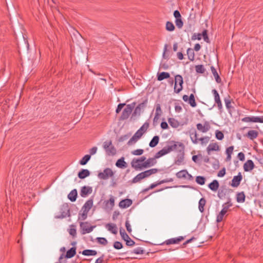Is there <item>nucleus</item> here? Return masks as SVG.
<instances>
[{
	"label": "nucleus",
	"instance_id": "obj_62",
	"mask_svg": "<svg viewBox=\"0 0 263 263\" xmlns=\"http://www.w3.org/2000/svg\"><path fill=\"white\" fill-rule=\"evenodd\" d=\"M126 105L125 103H120L118 105L117 108L116 110V112L117 114H119L121 110H122V108Z\"/></svg>",
	"mask_w": 263,
	"mask_h": 263
},
{
	"label": "nucleus",
	"instance_id": "obj_10",
	"mask_svg": "<svg viewBox=\"0 0 263 263\" xmlns=\"http://www.w3.org/2000/svg\"><path fill=\"white\" fill-rule=\"evenodd\" d=\"M184 238H185V237H183V236H179V237H176V238H170L167 240H166L165 241L160 243L159 245H163L165 244L167 245H172V244H178L180 241L183 240L184 239Z\"/></svg>",
	"mask_w": 263,
	"mask_h": 263
},
{
	"label": "nucleus",
	"instance_id": "obj_6",
	"mask_svg": "<svg viewBox=\"0 0 263 263\" xmlns=\"http://www.w3.org/2000/svg\"><path fill=\"white\" fill-rule=\"evenodd\" d=\"M232 206V203L229 201L222 205V209L217 216L216 221L220 222L222 221L224 215L227 213L230 207Z\"/></svg>",
	"mask_w": 263,
	"mask_h": 263
},
{
	"label": "nucleus",
	"instance_id": "obj_12",
	"mask_svg": "<svg viewBox=\"0 0 263 263\" xmlns=\"http://www.w3.org/2000/svg\"><path fill=\"white\" fill-rule=\"evenodd\" d=\"M242 179V176L241 173H239L237 176L233 177L231 185L234 187H238Z\"/></svg>",
	"mask_w": 263,
	"mask_h": 263
},
{
	"label": "nucleus",
	"instance_id": "obj_42",
	"mask_svg": "<svg viewBox=\"0 0 263 263\" xmlns=\"http://www.w3.org/2000/svg\"><path fill=\"white\" fill-rule=\"evenodd\" d=\"M187 172L186 170H182L176 173V177L179 179H185Z\"/></svg>",
	"mask_w": 263,
	"mask_h": 263
},
{
	"label": "nucleus",
	"instance_id": "obj_1",
	"mask_svg": "<svg viewBox=\"0 0 263 263\" xmlns=\"http://www.w3.org/2000/svg\"><path fill=\"white\" fill-rule=\"evenodd\" d=\"M190 136L192 142L195 144H198L199 141L201 142L202 145L206 144L209 142L210 140V137L208 136H205L198 138L197 137V132L195 129L190 132Z\"/></svg>",
	"mask_w": 263,
	"mask_h": 263
},
{
	"label": "nucleus",
	"instance_id": "obj_11",
	"mask_svg": "<svg viewBox=\"0 0 263 263\" xmlns=\"http://www.w3.org/2000/svg\"><path fill=\"white\" fill-rule=\"evenodd\" d=\"M182 99L185 102H188L189 104L193 107H195L197 105L194 95L193 93L191 94L189 97L186 95H183Z\"/></svg>",
	"mask_w": 263,
	"mask_h": 263
},
{
	"label": "nucleus",
	"instance_id": "obj_3",
	"mask_svg": "<svg viewBox=\"0 0 263 263\" xmlns=\"http://www.w3.org/2000/svg\"><path fill=\"white\" fill-rule=\"evenodd\" d=\"M136 102H133L131 104H127L126 105V107L123 109L121 116L120 117L121 120H124L128 118V117L132 114L136 105Z\"/></svg>",
	"mask_w": 263,
	"mask_h": 263
},
{
	"label": "nucleus",
	"instance_id": "obj_49",
	"mask_svg": "<svg viewBox=\"0 0 263 263\" xmlns=\"http://www.w3.org/2000/svg\"><path fill=\"white\" fill-rule=\"evenodd\" d=\"M120 235H121V236L122 237V238L125 241V240L127 239H129V236L127 235V234L126 233V232L124 230H123V229H120Z\"/></svg>",
	"mask_w": 263,
	"mask_h": 263
},
{
	"label": "nucleus",
	"instance_id": "obj_16",
	"mask_svg": "<svg viewBox=\"0 0 263 263\" xmlns=\"http://www.w3.org/2000/svg\"><path fill=\"white\" fill-rule=\"evenodd\" d=\"M254 167V162L252 160H248L243 164V170L245 172H250Z\"/></svg>",
	"mask_w": 263,
	"mask_h": 263
},
{
	"label": "nucleus",
	"instance_id": "obj_52",
	"mask_svg": "<svg viewBox=\"0 0 263 263\" xmlns=\"http://www.w3.org/2000/svg\"><path fill=\"white\" fill-rule=\"evenodd\" d=\"M149 125V124L148 122H145L143 125L139 129V130L143 132V134H144L148 129Z\"/></svg>",
	"mask_w": 263,
	"mask_h": 263
},
{
	"label": "nucleus",
	"instance_id": "obj_44",
	"mask_svg": "<svg viewBox=\"0 0 263 263\" xmlns=\"http://www.w3.org/2000/svg\"><path fill=\"white\" fill-rule=\"evenodd\" d=\"M166 29L168 31H173L175 30V26L171 22L167 21L166 23Z\"/></svg>",
	"mask_w": 263,
	"mask_h": 263
},
{
	"label": "nucleus",
	"instance_id": "obj_59",
	"mask_svg": "<svg viewBox=\"0 0 263 263\" xmlns=\"http://www.w3.org/2000/svg\"><path fill=\"white\" fill-rule=\"evenodd\" d=\"M201 39V33H194L193 35L192 36V40H200Z\"/></svg>",
	"mask_w": 263,
	"mask_h": 263
},
{
	"label": "nucleus",
	"instance_id": "obj_63",
	"mask_svg": "<svg viewBox=\"0 0 263 263\" xmlns=\"http://www.w3.org/2000/svg\"><path fill=\"white\" fill-rule=\"evenodd\" d=\"M147 103V100L146 99L143 102L140 103L137 106V107H139L140 108V109L142 110L145 107Z\"/></svg>",
	"mask_w": 263,
	"mask_h": 263
},
{
	"label": "nucleus",
	"instance_id": "obj_58",
	"mask_svg": "<svg viewBox=\"0 0 263 263\" xmlns=\"http://www.w3.org/2000/svg\"><path fill=\"white\" fill-rule=\"evenodd\" d=\"M142 110L139 107H136L132 114V117L136 116H140Z\"/></svg>",
	"mask_w": 263,
	"mask_h": 263
},
{
	"label": "nucleus",
	"instance_id": "obj_61",
	"mask_svg": "<svg viewBox=\"0 0 263 263\" xmlns=\"http://www.w3.org/2000/svg\"><path fill=\"white\" fill-rule=\"evenodd\" d=\"M126 241V245L128 246H133L135 244V242L132 240L130 237L129 239H127L125 240Z\"/></svg>",
	"mask_w": 263,
	"mask_h": 263
},
{
	"label": "nucleus",
	"instance_id": "obj_21",
	"mask_svg": "<svg viewBox=\"0 0 263 263\" xmlns=\"http://www.w3.org/2000/svg\"><path fill=\"white\" fill-rule=\"evenodd\" d=\"M106 209L111 210L115 205V199L114 196H111L109 199L104 201Z\"/></svg>",
	"mask_w": 263,
	"mask_h": 263
},
{
	"label": "nucleus",
	"instance_id": "obj_14",
	"mask_svg": "<svg viewBox=\"0 0 263 263\" xmlns=\"http://www.w3.org/2000/svg\"><path fill=\"white\" fill-rule=\"evenodd\" d=\"M156 159L157 158H155V155L154 158H149L147 159L142 163L143 168H147L154 165L157 163Z\"/></svg>",
	"mask_w": 263,
	"mask_h": 263
},
{
	"label": "nucleus",
	"instance_id": "obj_43",
	"mask_svg": "<svg viewBox=\"0 0 263 263\" xmlns=\"http://www.w3.org/2000/svg\"><path fill=\"white\" fill-rule=\"evenodd\" d=\"M90 159V155H86L82 158V159L80 161L79 163L81 165H84L87 164V163L88 162Z\"/></svg>",
	"mask_w": 263,
	"mask_h": 263
},
{
	"label": "nucleus",
	"instance_id": "obj_28",
	"mask_svg": "<svg viewBox=\"0 0 263 263\" xmlns=\"http://www.w3.org/2000/svg\"><path fill=\"white\" fill-rule=\"evenodd\" d=\"M258 136V133L255 130H249L246 135V136L250 140H254Z\"/></svg>",
	"mask_w": 263,
	"mask_h": 263
},
{
	"label": "nucleus",
	"instance_id": "obj_32",
	"mask_svg": "<svg viewBox=\"0 0 263 263\" xmlns=\"http://www.w3.org/2000/svg\"><path fill=\"white\" fill-rule=\"evenodd\" d=\"M76 254V248L72 247L69 250H68L65 256L66 258H71L73 257Z\"/></svg>",
	"mask_w": 263,
	"mask_h": 263
},
{
	"label": "nucleus",
	"instance_id": "obj_2",
	"mask_svg": "<svg viewBox=\"0 0 263 263\" xmlns=\"http://www.w3.org/2000/svg\"><path fill=\"white\" fill-rule=\"evenodd\" d=\"M177 144L175 142L172 141L171 142V144L168 145L166 146H164L162 149L158 152L155 154V158H159L167 154L170 153L171 152L175 150L177 148Z\"/></svg>",
	"mask_w": 263,
	"mask_h": 263
},
{
	"label": "nucleus",
	"instance_id": "obj_33",
	"mask_svg": "<svg viewBox=\"0 0 263 263\" xmlns=\"http://www.w3.org/2000/svg\"><path fill=\"white\" fill-rule=\"evenodd\" d=\"M246 196L243 192L237 193L236 194V201L238 203H243L245 201Z\"/></svg>",
	"mask_w": 263,
	"mask_h": 263
},
{
	"label": "nucleus",
	"instance_id": "obj_20",
	"mask_svg": "<svg viewBox=\"0 0 263 263\" xmlns=\"http://www.w3.org/2000/svg\"><path fill=\"white\" fill-rule=\"evenodd\" d=\"M105 228L107 230L114 234H117L118 233V228L117 226L112 223H109L106 224Z\"/></svg>",
	"mask_w": 263,
	"mask_h": 263
},
{
	"label": "nucleus",
	"instance_id": "obj_5",
	"mask_svg": "<svg viewBox=\"0 0 263 263\" xmlns=\"http://www.w3.org/2000/svg\"><path fill=\"white\" fill-rule=\"evenodd\" d=\"M183 79L180 74L175 76V85L174 91L176 93H179L183 89Z\"/></svg>",
	"mask_w": 263,
	"mask_h": 263
},
{
	"label": "nucleus",
	"instance_id": "obj_17",
	"mask_svg": "<svg viewBox=\"0 0 263 263\" xmlns=\"http://www.w3.org/2000/svg\"><path fill=\"white\" fill-rule=\"evenodd\" d=\"M92 188L90 186H84L82 187L80 191V195L82 197H85L92 192Z\"/></svg>",
	"mask_w": 263,
	"mask_h": 263
},
{
	"label": "nucleus",
	"instance_id": "obj_27",
	"mask_svg": "<svg viewBox=\"0 0 263 263\" xmlns=\"http://www.w3.org/2000/svg\"><path fill=\"white\" fill-rule=\"evenodd\" d=\"M243 122H258V116L245 117L241 119Z\"/></svg>",
	"mask_w": 263,
	"mask_h": 263
},
{
	"label": "nucleus",
	"instance_id": "obj_41",
	"mask_svg": "<svg viewBox=\"0 0 263 263\" xmlns=\"http://www.w3.org/2000/svg\"><path fill=\"white\" fill-rule=\"evenodd\" d=\"M206 203V200L204 198H202L199 201L198 208L200 212L202 213L204 211V206Z\"/></svg>",
	"mask_w": 263,
	"mask_h": 263
},
{
	"label": "nucleus",
	"instance_id": "obj_26",
	"mask_svg": "<svg viewBox=\"0 0 263 263\" xmlns=\"http://www.w3.org/2000/svg\"><path fill=\"white\" fill-rule=\"evenodd\" d=\"M90 172L87 169H82L78 173V177L81 179L89 176Z\"/></svg>",
	"mask_w": 263,
	"mask_h": 263
},
{
	"label": "nucleus",
	"instance_id": "obj_37",
	"mask_svg": "<svg viewBox=\"0 0 263 263\" xmlns=\"http://www.w3.org/2000/svg\"><path fill=\"white\" fill-rule=\"evenodd\" d=\"M159 137L158 136H154L149 143V146L151 147H155L159 143Z\"/></svg>",
	"mask_w": 263,
	"mask_h": 263
},
{
	"label": "nucleus",
	"instance_id": "obj_64",
	"mask_svg": "<svg viewBox=\"0 0 263 263\" xmlns=\"http://www.w3.org/2000/svg\"><path fill=\"white\" fill-rule=\"evenodd\" d=\"M226 174V168L224 167L220 170L218 173L217 176L219 177H223Z\"/></svg>",
	"mask_w": 263,
	"mask_h": 263
},
{
	"label": "nucleus",
	"instance_id": "obj_19",
	"mask_svg": "<svg viewBox=\"0 0 263 263\" xmlns=\"http://www.w3.org/2000/svg\"><path fill=\"white\" fill-rule=\"evenodd\" d=\"M132 204V200L130 199H125L122 200L119 204L121 208L125 209L129 207Z\"/></svg>",
	"mask_w": 263,
	"mask_h": 263
},
{
	"label": "nucleus",
	"instance_id": "obj_50",
	"mask_svg": "<svg viewBox=\"0 0 263 263\" xmlns=\"http://www.w3.org/2000/svg\"><path fill=\"white\" fill-rule=\"evenodd\" d=\"M216 138L219 140H221L224 138V135L223 133L219 130H216L215 132Z\"/></svg>",
	"mask_w": 263,
	"mask_h": 263
},
{
	"label": "nucleus",
	"instance_id": "obj_46",
	"mask_svg": "<svg viewBox=\"0 0 263 263\" xmlns=\"http://www.w3.org/2000/svg\"><path fill=\"white\" fill-rule=\"evenodd\" d=\"M205 181V178L203 176H198L196 178V182L200 185L204 184Z\"/></svg>",
	"mask_w": 263,
	"mask_h": 263
},
{
	"label": "nucleus",
	"instance_id": "obj_38",
	"mask_svg": "<svg viewBox=\"0 0 263 263\" xmlns=\"http://www.w3.org/2000/svg\"><path fill=\"white\" fill-rule=\"evenodd\" d=\"M187 55L188 57V59L191 61H193L195 59V53L194 50L191 48H189L187 49Z\"/></svg>",
	"mask_w": 263,
	"mask_h": 263
},
{
	"label": "nucleus",
	"instance_id": "obj_48",
	"mask_svg": "<svg viewBox=\"0 0 263 263\" xmlns=\"http://www.w3.org/2000/svg\"><path fill=\"white\" fill-rule=\"evenodd\" d=\"M69 233L73 238L76 237L77 235V230L74 226L71 225L70 226V229L69 230Z\"/></svg>",
	"mask_w": 263,
	"mask_h": 263
},
{
	"label": "nucleus",
	"instance_id": "obj_15",
	"mask_svg": "<svg viewBox=\"0 0 263 263\" xmlns=\"http://www.w3.org/2000/svg\"><path fill=\"white\" fill-rule=\"evenodd\" d=\"M131 165L136 170H141L143 169L142 163L140 162L139 159H133L131 162Z\"/></svg>",
	"mask_w": 263,
	"mask_h": 263
},
{
	"label": "nucleus",
	"instance_id": "obj_36",
	"mask_svg": "<svg viewBox=\"0 0 263 263\" xmlns=\"http://www.w3.org/2000/svg\"><path fill=\"white\" fill-rule=\"evenodd\" d=\"M211 71L215 77V80L217 83H220L221 81L220 77L218 75V72H217L216 69L214 67V66H212L211 67Z\"/></svg>",
	"mask_w": 263,
	"mask_h": 263
},
{
	"label": "nucleus",
	"instance_id": "obj_53",
	"mask_svg": "<svg viewBox=\"0 0 263 263\" xmlns=\"http://www.w3.org/2000/svg\"><path fill=\"white\" fill-rule=\"evenodd\" d=\"M130 253H134L136 254H142L144 253V250L142 249V248L139 247L134 249L133 251H131Z\"/></svg>",
	"mask_w": 263,
	"mask_h": 263
},
{
	"label": "nucleus",
	"instance_id": "obj_24",
	"mask_svg": "<svg viewBox=\"0 0 263 263\" xmlns=\"http://www.w3.org/2000/svg\"><path fill=\"white\" fill-rule=\"evenodd\" d=\"M208 187L214 192H216L219 187V183L217 180H214L209 185Z\"/></svg>",
	"mask_w": 263,
	"mask_h": 263
},
{
	"label": "nucleus",
	"instance_id": "obj_47",
	"mask_svg": "<svg viewBox=\"0 0 263 263\" xmlns=\"http://www.w3.org/2000/svg\"><path fill=\"white\" fill-rule=\"evenodd\" d=\"M97 241L100 245L106 246L108 243L107 240L104 237H97Z\"/></svg>",
	"mask_w": 263,
	"mask_h": 263
},
{
	"label": "nucleus",
	"instance_id": "obj_39",
	"mask_svg": "<svg viewBox=\"0 0 263 263\" xmlns=\"http://www.w3.org/2000/svg\"><path fill=\"white\" fill-rule=\"evenodd\" d=\"M144 177L142 174V173H140L138 174L137 176H136L132 180V182L133 183H136L140 182L143 179H144Z\"/></svg>",
	"mask_w": 263,
	"mask_h": 263
},
{
	"label": "nucleus",
	"instance_id": "obj_35",
	"mask_svg": "<svg viewBox=\"0 0 263 263\" xmlns=\"http://www.w3.org/2000/svg\"><path fill=\"white\" fill-rule=\"evenodd\" d=\"M82 254L85 256H95L97 252L94 250L86 249L82 252Z\"/></svg>",
	"mask_w": 263,
	"mask_h": 263
},
{
	"label": "nucleus",
	"instance_id": "obj_25",
	"mask_svg": "<svg viewBox=\"0 0 263 263\" xmlns=\"http://www.w3.org/2000/svg\"><path fill=\"white\" fill-rule=\"evenodd\" d=\"M116 165L119 168H126L127 166V163L124 161V158L121 157L118 159L116 163Z\"/></svg>",
	"mask_w": 263,
	"mask_h": 263
},
{
	"label": "nucleus",
	"instance_id": "obj_57",
	"mask_svg": "<svg viewBox=\"0 0 263 263\" xmlns=\"http://www.w3.org/2000/svg\"><path fill=\"white\" fill-rule=\"evenodd\" d=\"M114 248L117 250L121 249L123 248V245L120 241H116L114 243Z\"/></svg>",
	"mask_w": 263,
	"mask_h": 263
},
{
	"label": "nucleus",
	"instance_id": "obj_8",
	"mask_svg": "<svg viewBox=\"0 0 263 263\" xmlns=\"http://www.w3.org/2000/svg\"><path fill=\"white\" fill-rule=\"evenodd\" d=\"M114 173L110 168H106L104 170L103 172H100L98 174V177L100 179L106 180L109 177L114 176Z\"/></svg>",
	"mask_w": 263,
	"mask_h": 263
},
{
	"label": "nucleus",
	"instance_id": "obj_13",
	"mask_svg": "<svg viewBox=\"0 0 263 263\" xmlns=\"http://www.w3.org/2000/svg\"><path fill=\"white\" fill-rule=\"evenodd\" d=\"M212 93L214 95V100H215V103L217 105L218 109L221 110L222 108V104L221 101L220 100V98L219 93L216 89H213Z\"/></svg>",
	"mask_w": 263,
	"mask_h": 263
},
{
	"label": "nucleus",
	"instance_id": "obj_40",
	"mask_svg": "<svg viewBox=\"0 0 263 263\" xmlns=\"http://www.w3.org/2000/svg\"><path fill=\"white\" fill-rule=\"evenodd\" d=\"M144 177L142 174V173H140L138 174L137 176H136L132 180V182L133 183H136L140 182L143 179H144Z\"/></svg>",
	"mask_w": 263,
	"mask_h": 263
},
{
	"label": "nucleus",
	"instance_id": "obj_34",
	"mask_svg": "<svg viewBox=\"0 0 263 263\" xmlns=\"http://www.w3.org/2000/svg\"><path fill=\"white\" fill-rule=\"evenodd\" d=\"M77 195V190L73 189L68 194V198L71 201L74 202L76 200Z\"/></svg>",
	"mask_w": 263,
	"mask_h": 263
},
{
	"label": "nucleus",
	"instance_id": "obj_56",
	"mask_svg": "<svg viewBox=\"0 0 263 263\" xmlns=\"http://www.w3.org/2000/svg\"><path fill=\"white\" fill-rule=\"evenodd\" d=\"M201 34V36H202L203 40L207 43L209 42V39L207 33V30L206 29L203 30Z\"/></svg>",
	"mask_w": 263,
	"mask_h": 263
},
{
	"label": "nucleus",
	"instance_id": "obj_18",
	"mask_svg": "<svg viewBox=\"0 0 263 263\" xmlns=\"http://www.w3.org/2000/svg\"><path fill=\"white\" fill-rule=\"evenodd\" d=\"M219 146L216 142L210 143L206 148V151L209 155L212 151H219Z\"/></svg>",
	"mask_w": 263,
	"mask_h": 263
},
{
	"label": "nucleus",
	"instance_id": "obj_29",
	"mask_svg": "<svg viewBox=\"0 0 263 263\" xmlns=\"http://www.w3.org/2000/svg\"><path fill=\"white\" fill-rule=\"evenodd\" d=\"M184 154L183 152L178 155L176 159L175 160V163L178 165L183 164L184 159Z\"/></svg>",
	"mask_w": 263,
	"mask_h": 263
},
{
	"label": "nucleus",
	"instance_id": "obj_30",
	"mask_svg": "<svg viewBox=\"0 0 263 263\" xmlns=\"http://www.w3.org/2000/svg\"><path fill=\"white\" fill-rule=\"evenodd\" d=\"M158 169L157 168H152L148 170H146L144 171L142 173L144 178H147L149 177L151 175L156 174L158 172Z\"/></svg>",
	"mask_w": 263,
	"mask_h": 263
},
{
	"label": "nucleus",
	"instance_id": "obj_7",
	"mask_svg": "<svg viewBox=\"0 0 263 263\" xmlns=\"http://www.w3.org/2000/svg\"><path fill=\"white\" fill-rule=\"evenodd\" d=\"M80 226L82 234L90 233L96 227V226H90L88 222H80Z\"/></svg>",
	"mask_w": 263,
	"mask_h": 263
},
{
	"label": "nucleus",
	"instance_id": "obj_23",
	"mask_svg": "<svg viewBox=\"0 0 263 263\" xmlns=\"http://www.w3.org/2000/svg\"><path fill=\"white\" fill-rule=\"evenodd\" d=\"M168 122L173 128H178L180 125V122L174 118H168Z\"/></svg>",
	"mask_w": 263,
	"mask_h": 263
},
{
	"label": "nucleus",
	"instance_id": "obj_54",
	"mask_svg": "<svg viewBox=\"0 0 263 263\" xmlns=\"http://www.w3.org/2000/svg\"><path fill=\"white\" fill-rule=\"evenodd\" d=\"M138 140L139 139L137 137H135V136H133L128 141L127 144L128 145L134 144L138 141Z\"/></svg>",
	"mask_w": 263,
	"mask_h": 263
},
{
	"label": "nucleus",
	"instance_id": "obj_45",
	"mask_svg": "<svg viewBox=\"0 0 263 263\" xmlns=\"http://www.w3.org/2000/svg\"><path fill=\"white\" fill-rule=\"evenodd\" d=\"M195 70L197 73H204L205 69L202 65H198L195 66Z\"/></svg>",
	"mask_w": 263,
	"mask_h": 263
},
{
	"label": "nucleus",
	"instance_id": "obj_55",
	"mask_svg": "<svg viewBox=\"0 0 263 263\" xmlns=\"http://www.w3.org/2000/svg\"><path fill=\"white\" fill-rule=\"evenodd\" d=\"M144 152L143 149H137L134 150L131 152L132 154L135 156H140Z\"/></svg>",
	"mask_w": 263,
	"mask_h": 263
},
{
	"label": "nucleus",
	"instance_id": "obj_22",
	"mask_svg": "<svg viewBox=\"0 0 263 263\" xmlns=\"http://www.w3.org/2000/svg\"><path fill=\"white\" fill-rule=\"evenodd\" d=\"M93 205V200L91 199L88 200L83 205L82 208V211H85L88 212L91 209Z\"/></svg>",
	"mask_w": 263,
	"mask_h": 263
},
{
	"label": "nucleus",
	"instance_id": "obj_4",
	"mask_svg": "<svg viewBox=\"0 0 263 263\" xmlns=\"http://www.w3.org/2000/svg\"><path fill=\"white\" fill-rule=\"evenodd\" d=\"M103 147L105 149L107 155L114 156L116 154V149L112 145L111 140H106L103 144Z\"/></svg>",
	"mask_w": 263,
	"mask_h": 263
},
{
	"label": "nucleus",
	"instance_id": "obj_51",
	"mask_svg": "<svg viewBox=\"0 0 263 263\" xmlns=\"http://www.w3.org/2000/svg\"><path fill=\"white\" fill-rule=\"evenodd\" d=\"M175 23L176 24V26L179 28L180 29L183 27V22L181 19V17L177 18L175 20Z\"/></svg>",
	"mask_w": 263,
	"mask_h": 263
},
{
	"label": "nucleus",
	"instance_id": "obj_60",
	"mask_svg": "<svg viewBox=\"0 0 263 263\" xmlns=\"http://www.w3.org/2000/svg\"><path fill=\"white\" fill-rule=\"evenodd\" d=\"M83 212L82 214H80L81 215V217L79 216V219H81L82 220H84L86 219L87 217V214L88 212L85 211H82Z\"/></svg>",
	"mask_w": 263,
	"mask_h": 263
},
{
	"label": "nucleus",
	"instance_id": "obj_31",
	"mask_svg": "<svg viewBox=\"0 0 263 263\" xmlns=\"http://www.w3.org/2000/svg\"><path fill=\"white\" fill-rule=\"evenodd\" d=\"M170 77V74L167 72H162L157 73V80L159 81H161L164 79H168Z\"/></svg>",
	"mask_w": 263,
	"mask_h": 263
},
{
	"label": "nucleus",
	"instance_id": "obj_9",
	"mask_svg": "<svg viewBox=\"0 0 263 263\" xmlns=\"http://www.w3.org/2000/svg\"><path fill=\"white\" fill-rule=\"evenodd\" d=\"M197 129L198 131L205 133L211 129V125L209 121H205L203 124L201 123H197L196 125Z\"/></svg>",
	"mask_w": 263,
	"mask_h": 263
}]
</instances>
